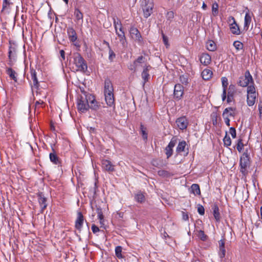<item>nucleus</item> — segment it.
<instances>
[{
    "label": "nucleus",
    "instance_id": "774afa93",
    "mask_svg": "<svg viewBox=\"0 0 262 262\" xmlns=\"http://www.w3.org/2000/svg\"><path fill=\"white\" fill-rule=\"evenodd\" d=\"M27 18V16L25 15H22L21 16V19L22 20V23L24 24L26 23V19Z\"/></svg>",
    "mask_w": 262,
    "mask_h": 262
},
{
    "label": "nucleus",
    "instance_id": "338daca9",
    "mask_svg": "<svg viewBox=\"0 0 262 262\" xmlns=\"http://www.w3.org/2000/svg\"><path fill=\"white\" fill-rule=\"evenodd\" d=\"M137 66H135V65L134 64V63H133V65H132V64H131V65L128 67V68H129V70H132V71H135V70H136V68H137Z\"/></svg>",
    "mask_w": 262,
    "mask_h": 262
},
{
    "label": "nucleus",
    "instance_id": "a211bd4d",
    "mask_svg": "<svg viewBox=\"0 0 262 262\" xmlns=\"http://www.w3.org/2000/svg\"><path fill=\"white\" fill-rule=\"evenodd\" d=\"M88 100L89 101V108L96 110L99 108L98 102L95 100L94 96L88 94Z\"/></svg>",
    "mask_w": 262,
    "mask_h": 262
},
{
    "label": "nucleus",
    "instance_id": "9d476101",
    "mask_svg": "<svg viewBox=\"0 0 262 262\" xmlns=\"http://www.w3.org/2000/svg\"><path fill=\"white\" fill-rule=\"evenodd\" d=\"M102 169L108 172H113L115 171V166L112 163V162L107 160H102Z\"/></svg>",
    "mask_w": 262,
    "mask_h": 262
},
{
    "label": "nucleus",
    "instance_id": "09e8293b",
    "mask_svg": "<svg viewBox=\"0 0 262 262\" xmlns=\"http://www.w3.org/2000/svg\"><path fill=\"white\" fill-rule=\"evenodd\" d=\"M198 212L201 215H204L205 213V210L202 205H199L198 207Z\"/></svg>",
    "mask_w": 262,
    "mask_h": 262
},
{
    "label": "nucleus",
    "instance_id": "5701e85b",
    "mask_svg": "<svg viewBox=\"0 0 262 262\" xmlns=\"http://www.w3.org/2000/svg\"><path fill=\"white\" fill-rule=\"evenodd\" d=\"M200 60L201 63L207 66L211 62V56L207 53H203L200 57Z\"/></svg>",
    "mask_w": 262,
    "mask_h": 262
},
{
    "label": "nucleus",
    "instance_id": "412c9836",
    "mask_svg": "<svg viewBox=\"0 0 262 262\" xmlns=\"http://www.w3.org/2000/svg\"><path fill=\"white\" fill-rule=\"evenodd\" d=\"M219 255L220 258H223L225 256L226 250L225 247L224 239H221L219 241Z\"/></svg>",
    "mask_w": 262,
    "mask_h": 262
},
{
    "label": "nucleus",
    "instance_id": "473e14b6",
    "mask_svg": "<svg viewBox=\"0 0 262 262\" xmlns=\"http://www.w3.org/2000/svg\"><path fill=\"white\" fill-rule=\"evenodd\" d=\"M74 15L77 21L79 20L83 21V14L78 8L75 9Z\"/></svg>",
    "mask_w": 262,
    "mask_h": 262
},
{
    "label": "nucleus",
    "instance_id": "2f4dec72",
    "mask_svg": "<svg viewBox=\"0 0 262 262\" xmlns=\"http://www.w3.org/2000/svg\"><path fill=\"white\" fill-rule=\"evenodd\" d=\"M206 49L210 51H214L216 49L215 43L212 40H208L206 43Z\"/></svg>",
    "mask_w": 262,
    "mask_h": 262
},
{
    "label": "nucleus",
    "instance_id": "39448f33",
    "mask_svg": "<svg viewBox=\"0 0 262 262\" xmlns=\"http://www.w3.org/2000/svg\"><path fill=\"white\" fill-rule=\"evenodd\" d=\"M74 64L77 68V70L85 72L87 70L88 67L86 62L79 54H76L74 58Z\"/></svg>",
    "mask_w": 262,
    "mask_h": 262
},
{
    "label": "nucleus",
    "instance_id": "c9c22d12",
    "mask_svg": "<svg viewBox=\"0 0 262 262\" xmlns=\"http://www.w3.org/2000/svg\"><path fill=\"white\" fill-rule=\"evenodd\" d=\"M235 93H236L235 86L233 84H230L229 86V88L228 89L227 95L234 96V95H235Z\"/></svg>",
    "mask_w": 262,
    "mask_h": 262
},
{
    "label": "nucleus",
    "instance_id": "c03bdc74",
    "mask_svg": "<svg viewBox=\"0 0 262 262\" xmlns=\"http://www.w3.org/2000/svg\"><path fill=\"white\" fill-rule=\"evenodd\" d=\"M233 46L237 50L242 49L243 48V44L239 41H234L233 43Z\"/></svg>",
    "mask_w": 262,
    "mask_h": 262
},
{
    "label": "nucleus",
    "instance_id": "13d9d810",
    "mask_svg": "<svg viewBox=\"0 0 262 262\" xmlns=\"http://www.w3.org/2000/svg\"><path fill=\"white\" fill-rule=\"evenodd\" d=\"M119 23H121L120 21H116L115 19L114 20V26L115 27V29L116 30V27H117V30H118V27L119 26Z\"/></svg>",
    "mask_w": 262,
    "mask_h": 262
},
{
    "label": "nucleus",
    "instance_id": "9b49d317",
    "mask_svg": "<svg viewBox=\"0 0 262 262\" xmlns=\"http://www.w3.org/2000/svg\"><path fill=\"white\" fill-rule=\"evenodd\" d=\"M38 201L41 208L40 213H43L44 210L47 208V199L45 197L42 192H39L37 194Z\"/></svg>",
    "mask_w": 262,
    "mask_h": 262
},
{
    "label": "nucleus",
    "instance_id": "2eb2a0df",
    "mask_svg": "<svg viewBox=\"0 0 262 262\" xmlns=\"http://www.w3.org/2000/svg\"><path fill=\"white\" fill-rule=\"evenodd\" d=\"M236 115V108L234 107H229L226 108L223 111L222 116L223 118L227 117V118L234 117Z\"/></svg>",
    "mask_w": 262,
    "mask_h": 262
},
{
    "label": "nucleus",
    "instance_id": "6ab92c4d",
    "mask_svg": "<svg viewBox=\"0 0 262 262\" xmlns=\"http://www.w3.org/2000/svg\"><path fill=\"white\" fill-rule=\"evenodd\" d=\"M223 86L222 100L224 101L227 97V89L228 85V79L226 77H223L221 79Z\"/></svg>",
    "mask_w": 262,
    "mask_h": 262
},
{
    "label": "nucleus",
    "instance_id": "e433bc0d",
    "mask_svg": "<svg viewBox=\"0 0 262 262\" xmlns=\"http://www.w3.org/2000/svg\"><path fill=\"white\" fill-rule=\"evenodd\" d=\"M122 247L120 246H117L115 248L116 256L119 259L123 258V256L122 255Z\"/></svg>",
    "mask_w": 262,
    "mask_h": 262
},
{
    "label": "nucleus",
    "instance_id": "0eeeda50",
    "mask_svg": "<svg viewBox=\"0 0 262 262\" xmlns=\"http://www.w3.org/2000/svg\"><path fill=\"white\" fill-rule=\"evenodd\" d=\"M144 1L145 2V5L143 7L144 16L147 18L152 13L154 4L152 0Z\"/></svg>",
    "mask_w": 262,
    "mask_h": 262
},
{
    "label": "nucleus",
    "instance_id": "603ef678",
    "mask_svg": "<svg viewBox=\"0 0 262 262\" xmlns=\"http://www.w3.org/2000/svg\"><path fill=\"white\" fill-rule=\"evenodd\" d=\"M176 143V140H174L172 138L167 146H168L169 148H173V147L175 146Z\"/></svg>",
    "mask_w": 262,
    "mask_h": 262
},
{
    "label": "nucleus",
    "instance_id": "58836bf2",
    "mask_svg": "<svg viewBox=\"0 0 262 262\" xmlns=\"http://www.w3.org/2000/svg\"><path fill=\"white\" fill-rule=\"evenodd\" d=\"M174 17V13L172 11H168L166 14V18L167 20L171 22Z\"/></svg>",
    "mask_w": 262,
    "mask_h": 262
},
{
    "label": "nucleus",
    "instance_id": "de8ad7c7",
    "mask_svg": "<svg viewBox=\"0 0 262 262\" xmlns=\"http://www.w3.org/2000/svg\"><path fill=\"white\" fill-rule=\"evenodd\" d=\"M229 133L233 138H235L236 136V132L234 127H231L229 129Z\"/></svg>",
    "mask_w": 262,
    "mask_h": 262
},
{
    "label": "nucleus",
    "instance_id": "4468645a",
    "mask_svg": "<svg viewBox=\"0 0 262 262\" xmlns=\"http://www.w3.org/2000/svg\"><path fill=\"white\" fill-rule=\"evenodd\" d=\"M9 48L8 52V57L10 63L12 62L15 59L16 57V47L14 44L12 45L11 42L9 41ZM11 64V63H10Z\"/></svg>",
    "mask_w": 262,
    "mask_h": 262
},
{
    "label": "nucleus",
    "instance_id": "7c9ffc66",
    "mask_svg": "<svg viewBox=\"0 0 262 262\" xmlns=\"http://www.w3.org/2000/svg\"><path fill=\"white\" fill-rule=\"evenodd\" d=\"M190 191L195 195H200L201 194V191L199 185L197 184H193L191 186Z\"/></svg>",
    "mask_w": 262,
    "mask_h": 262
},
{
    "label": "nucleus",
    "instance_id": "bb28decb",
    "mask_svg": "<svg viewBox=\"0 0 262 262\" xmlns=\"http://www.w3.org/2000/svg\"><path fill=\"white\" fill-rule=\"evenodd\" d=\"M6 73L9 75L11 79L13 80L15 82H17V74L13 69L8 68L6 70Z\"/></svg>",
    "mask_w": 262,
    "mask_h": 262
},
{
    "label": "nucleus",
    "instance_id": "b1692460",
    "mask_svg": "<svg viewBox=\"0 0 262 262\" xmlns=\"http://www.w3.org/2000/svg\"><path fill=\"white\" fill-rule=\"evenodd\" d=\"M52 152H51L49 155L50 161L54 164L58 165L60 164V160L59 158L56 154L55 150L52 148Z\"/></svg>",
    "mask_w": 262,
    "mask_h": 262
},
{
    "label": "nucleus",
    "instance_id": "6e6552de",
    "mask_svg": "<svg viewBox=\"0 0 262 262\" xmlns=\"http://www.w3.org/2000/svg\"><path fill=\"white\" fill-rule=\"evenodd\" d=\"M229 22L232 20L233 22L230 24V30L231 33L234 35H239L241 34V30L238 25L236 23L235 18L233 16H230L228 18Z\"/></svg>",
    "mask_w": 262,
    "mask_h": 262
},
{
    "label": "nucleus",
    "instance_id": "72a5a7b5",
    "mask_svg": "<svg viewBox=\"0 0 262 262\" xmlns=\"http://www.w3.org/2000/svg\"><path fill=\"white\" fill-rule=\"evenodd\" d=\"M186 142L185 141H182L180 142L177 147V151L178 152H181L184 151L185 148L186 147Z\"/></svg>",
    "mask_w": 262,
    "mask_h": 262
},
{
    "label": "nucleus",
    "instance_id": "423d86ee",
    "mask_svg": "<svg viewBox=\"0 0 262 262\" xmlns=\"http://www.w3.org/2000/svg\"><path fill=\"white\" fill-rule=\"evenodd\" d=\"M238 83L242 87L248 86L250 85H254L253 78L249 71H246L245 75L239 78Z\"/></svg>",
    "mask_w": 262,
    "mask_h": 262
},
{
    "label": "nucleus",
    "instance_id": "a19ab883",
    "mask_svg": "<svg viewBox=\"0 0 262 262\" xmlns=\"http://www.w3.org/2000/svg\"><path fill=\"white\" fill-rule=\"evenodd\" d=\"M244 144L242 142V140L241 139H238L236 144L237 150L239 152H241L244 148Z\"/></svg>",
    "mask_w": 262,
    "mask_h": 262
},
{
    "label": "nucleus",
    "instance_id": "4c0bfd02",
    "mask_svg": "<svg viewBox=\"0 0 262 262\" xmlns=\"http://www.w3.org/2000/svg\"><path fill=\"white\" fill-rule=\"evenodd\" d=\"M223 142L224 145L227 147L230 146L231 144V140L230 137L228 136L227 134L224 138Z\"/></svg>",
    "mask_w": 262,
    "mask_h": 262
},
{
    "label": "nucleus",
    "instance_id": "c85d7f7f",
    "mask_svg": "<svg viewBox=\"0 0 262 262\" xmlns=\"http://www.w3.org/2000/svg\"><path fill=\"white\" fill-rule=\"evenodd\" d=\"M30 76L32 80H33L34 86L37 87L38 85V81L37 78V74L34 69H30Z\"/></svg>",
    "mask_w": 262,
    "mask_h": 262
},
{
    "label": "nucleus",
    "instance_id": "052dcab7",
    "mask_svg": "<svg viewBox=\"0 0 262 262\" xmlns=\"http://www.w3.org/2000/svg\"><path fill=\"white\" fill-rule=\"evenodd\" d=\"M225 121V124L228 126H230V119L226 117L225 118H223Z\"/></svg>",
    "mask_w": 262,
    "mask_h": 262
},
{
    "label": "nucleus",
    "instance_id": "7ed1b4c3",
    "mask_svg": "<svg viewBox=\"0 0 262 262\" xmlns=\"http://www.w3.org/2000/svg\"><path fill=\"white\" fill-rule=\"evenodd\" d=\"M77 108L81 113H85L89 109V101L88 100V94L83 93L78 99Z\"/></svg>",
    "mask_w": 262,
    "mask_h": 262
},
{
    "label": "nucleus",
    "instance_id": "f8f14e48",
    "mask_svg": "<svg viewBox=\"0 0 262 262\" xmlns=\"http://www.w3.org/2000/svg\"><path fill=\"white\" fill-rule=\"evenodd\" d=\"M176 122L178 127L181 130L186 129L188 124V120L184 116L178 118Z\"/></svg>",
    "mask_w": 262,
    "mask_h": 262
},
{
    "label": "nucleus",
    "instance_id": "3c124183",
    "mask_svg": "<svg viewBox=\"0 0 262 262\" xmlns=\"http://www.w3.org/2000/svg\"><path fill=\"white\" fill-rule=\"evenodd\" d=\"M162 38H163V41L165 45L167 48L169 46L168 44V39L167 36H166L163 33H162Z\"/></svg>",
    "mask_w": 262,
    "mask_h": 262
},
{
    "label": "nucleus",
    "instance_id": "ea45409f",
    "mask_svg": "<svg viewBox=\"0 0 262 262\" xmlns=\"http://www.w3.org/2000/svg\"><path fill=\"white\" fill-rule=\"evenodd\" d=\"M140 130L142 135L143 138L144 140L147 139V133L146 132V128L144 127L143 124L140 125Z\"/></svg>",
    "mask_w": 262,
    "mask_h": 262
},
{
    "label": "nucleus",
    "instance_id": "69168bd1",
    "mask_svg": "<svg viewBox=\"0 0 262 262\" xmlns=\"http://www.w3.org/2000/svg\"><path fill=\"white\" fill-rule=\"evenodd\" d=\"M258 110L260 115L262 114V101H260L258 105Z\"/></svg>",
    "mask_w": 262,
    "mask_h": 262
},
{
    "label": "nucleus",
    "instance_id": "0e129e2a",
    "mask_svg": "<svg viewBox=\"0 0 262 262\" xmlns=\"http://www.w3.org/2000/svg\"><path fill=\"white\" fill-rule=\"evenodd\" d=\"M43 103H44V102L42 100H39V101H37L35 102V106L37 107V106H39V105L43 104Z\"/></svg>",
    "mask_w": 262,
    "mask_h": 262
},
{
    "label": "nucleus",
    "instance_id": "ddd939ff",
    "mask_svg": "<svg viewBox=\"0 0 262 262\" xmlns=\"http://www.w3.org/2000/svg\"><path fill=\"white\" fill-rule=\"evenodd\" d=\"M84 222V216L81 212L77 213V219L75 221V227L78 231H81Z\"/></svg>",
    "mask_w": 262,
    "mask_h": 262
},
{
    "label": "nucleus",
    "instance_id": "f704fd0d",
    "mask_svg": "<svg viewBox=\"0 0 262 262\" xmlns=\"http://www.w3.org/2000/svg\"><path fill=\"white\" fill-rule=\"evenodd\" d=\"M106 43L108 46V47L109 49L108 59L111 62H112L116 57V54L114 53V52L112 50L108 42H106Z\"/></svg>",
    "mask_w": 262,
    "mask_h": 262
},
{
    "label": "nucleus",
    "instance_id": "f03ea898",
    "mask_svg": "<svg viewBox=\"0 0 262 262\" xmlns=\"http://www.w3.org/2000/svg\"><path fill=\"white\" fill-rule=\"evenodd\" d=\"M250 164V158L248 153V150L243 154L240 159L239 166L240 172L244 176L247 174V167H249Z\"/></svg>",
    "mask_w": 262,
    "mask_h": 262
},
{
    "label": "nucleus",
    "instance_id": "8fccbe9b",
    "mask_svg": "<svg viewBox=\"0 0 262 262\" xmlns=\"http://www.w3.org/2000/svg\"><path fill=\"white\" fill-rule=\"evenodd\" d=\"M97 214H98V217L99 220H104L103 213H102V212L100 208H97Z\"/></svg>",
    "mask_w": 262,
    "mask_h": 262
},
{
    "label": "nucleus",
    "instance_id": "c756f323",
    "mask_svg": "<svg viewBox=\"0 0 262 262\" xmlns=\"http://www.w3.org/2000/svg\"><path fill=\"white\" fill-rule=\"evenodd\" d=\"M135 200L140 203H143L145 202V198L144 195L141 191L138 192L135 196Z\"/></svg>",
    "mask_w": 262,
    "mask_h": 262
},
{
    "label": "nucleus",
    "instance_id": "864d4df0",
    "mask_svg": "<svg viewBox=\"0 0 262 262\" xmlns=\"http://www.w3.org/2000/svg\"><path fill=\"white\" fill-rule=\"evenodd\" d=\"M92 230L93 232L95 234L100 231L99 228L96 226L95 224H93L92 226Z\"/></svg>",
    "mask_w": 262,
    "mask_h": 262
},
{
    "label": "nucleus",
    "instance_id": "f257e3e1",
    "mask_svg": "<svg viewBox=\"0 0 262 262\" xmlns=\"http://www.w3.org/2000/svg\"><path fill=\"white\" fill-rule=\"evenodd\" d=\"M113 92L114 89L111 80L108 79H106L104 81V93L106 103L110 106L114 105L115 98Z\"/></svg>",
    "mask_w": 262,
    "mask_h": 262
},
{
    "label": "nucleus",
    "instance_id": "4d7b16f0",
    "mask_svg": "<svg viewBox=\"0 0 262 262\" xmlns=\"http://www.w3.org/2000/svg\"><path fill=\"white\" fill-rule=\"evenodd\" d=\"M182 217H183V219L184 220V221H187L189 219V217H188V215L187 213L184 212H182Z\"/></svg>",
    "mask_w": 262,
    "mask_h": 262
},
{
    "label": "nucleus",
    "instance_id": "dca6fc26",
    "mask_svg": "<svg viewBox=\"0 0 262 262\" xmlns=\"http://www.w3.org/2000/svg\"><path fill=\"white\" fill-rule=\"evenodd\" d=\"M129 32L133 39L138 41H140L141 40V35L137 28L134 27H131Z\"/></svg>",
    "mask_w": 262,
    "mask_h": 262
},
{
    "label": "nucleus",
    "instance_id": "e2e57ef3",
    "mask_svg": "<svg viewBox=\"0 0 262 262\" xmlns=\"http://www.w3.org/2000/svg\"><path fill=\"white\" fill-rule=\"evenodd\" d=\"M180 80L183 83H187V79L185 78L184 76H180Z\"/></svg>",
    "mask_w": 262,
    "mask_h": 262
},
{
    "label": "nucleus",
    "instance_id": "a18cd8bd",
    "mask_svg": "<svg viewBox=\"0 0 262 262\" xmlns=\"http://www.w3.org/2000/svg\"><path fill=\"white\" fill-rule=\"evenodd\" d=\"M165 150H166V155L167 156V158L168 159L172 155V152H173L172 148H171L168 147V146H166V147L165 148Z\"/></svg>",
    "mask_w": 262,
    "mask_h": 262
},
{
    "label": "nucleus",
    "instance_id": "20e7f679",
    "mask_svg": "<svg viewBox=\"0 0 262 262\" xmlns=\"http://www.w3.org/2000/svg\"><path fill=\"white\" fill-rule=\"evenodd\" d=\"M257 95L254 85H250L247 87V102L249 106H253L255 104Z\"/></svg>",
    "mask_w": 262,
    "mask_h": 262
},
{
    "label": "nucleus",
    "instance_id": "37998d69",
    "mask_svg": "<svg viewBox=\"0 0 262 262\" xmlns=\"http://www.w3.org/2000/svg\"><path fill=\"white\" fill-rule=\"evenodd\" d=\"M198 237L202 241H205L207 239V235L205 234L204 232L202 230H200L198 232Z\"/></svg>",
    "mask_w": 262,
    "mask_h": 262
},
{
    "label": "nucleus",
    "instance_id": "aec40b11",
    "mask_svg": "<svg viewBox=\"0 0 262 262\" xmlns=\"http://www.w3.org/2000/svg\"><path fill=\"white\" fill-rule=\"evenodd\" d=\"M116 33L118 37L119 38V41L121 43L122 47L123 48H126L127 46V42L126 40V37L125 36L124 32H119L118 30H117V27H116Z\"/></svg>",
    "mask_w": 262,
    "mask_h": 262
},
{
    "label": "nucleus",
    "instance_id": "f3484780",
    "mask_svg": "<svg viewBox=\"0 0 262 262\" xmlns=\"http://www.w3.org/2000/svg\"><path fill=\"white\" fill-rule=\"evenodd\" d=\"M13 4L11 0H3L2 13H9L11 10V6Z\"/></svg>",
    "mask_w": 262,
    "mask_h": 262
},
{
    "label": "nucleus",
    "instance_id": "a878e982",
    "mask_svg": "<svg viewBox=\"0 0 262 262\" xmlns=\"http://www.w3.org/2000/svg\"><path fill=\"white\" fill-rule=\"evenodd\" d=\"M201 75L204 80H208L212 77L213 72L210 69H205L202 71Z\"/></svg>",
    "mask_w": 262,
    "mask_h": 262
},
{
    "label": "nucleus",
    "instance_id": "4be33fe9",
    "mask_svg": "<svg viewBox=\"0 0 262 262\" xmlns=\"http://www.w3.org/2000/svg\"><path fill=\"white\" fill-rule=\"evenodd\" d=\"M67 33L70 40L72 42H75L77 39V34L75 30L72 27H69L67 29Z\"/></svg>",
    "mask_w": 262,
    "mask_h": 262
},
{
    "label": "nucleus",
    "instance_id": "79ce46f5",
    "mask_svg": "<svg viewBox=\"0 0 262 262\" xmlns=\"http://www.w3.org/2000/svg\"><path fill=\"white\" fill-rule=\"evenodd\" d=\"M145 58L143 56H140L137 58V59L134 61V63L135 66L138 67V63H143L145 61Z\"/></svg>",
    "mask_w": 262,
    "mask_h": 262
},
{
    "label": "nucleus",
    "instance_id": "1a4fd4ad",
    "mask_svg": "<svg viewBox=\"0 0 262 262\" xmlns=\"http://www.w3.org/2000/svg\"><path fill=\"white\" fill-rule=\"evenodd\" d=\"M184 94V87L180 84H176L174 88L173 95L175 99L180 100Z\"/></svg>",
    "mask_w": 262,
    "mask_h": 262
},
{
    "label": "nucleus",
    "instance_id": "680f3d73",
    "mask_svg": "<svg viewBox=\"0 0 262 262\" xmlns=\"http://www.w3.org/2000/svg\"><path fill=\"white\" fill-rule=\"evenodd\" d=\"M60 55L62 58V60H64L65 59V52L63 50H61L60 51Z\"/></svg>",
    "mask_w": 262,
    "mask_h": 262
},
{
    "label": "nucleus",
    "instance_id": "5fc2aeb1",
    "mask_svg": "<svg viewBox=\"0 0 262 262\" xmlns=\"http://www.w3.org/2000/svg\"><path fill=\"white\" fill-rule=\"evenodd\" d=\"M167 172L165 170H159L158 171V174L160 176H165L167 175Z\"/></svg>",
    "mask_w": 262,
    "mask_h": 262
},
{
    "label": "nucleus",
    "instance_id": "393cba45",
    "mask_svg": "<svg viewBox=\"0 0 262 262\" xmlns=\"http://www.w3.org/2000/svg\"><path fill=\"white\" fill-rule=\"evenodd\" d=\"M251 15L249 12H247L244 18V29L247 31L250 26V25L251 23Z\"/></svg>",
    "mask_w": 262,
    "mask_h": 262
},
{
    "label": "nucleus",
    "instance_id": "49530a36",
    "mask_svg": "<svg viewBox=\"0 0 262 262\" xmlns=\"http://www.w3.org/2000/svg\"><path fill=\"white\" fill-rule=\"evenodd\" d=\"M142 78L144 80V84L148 81L149 78V75L148 73H146L145 72H142Z\"/></svg>",
    "mask_w": 262,
    "mask_h": 262
},
{
    "label": "nucleus",
    "instance_id": "cd10ccee",
    "mask_svg": "<svg viewBox=\"0 0 262 262\" xmlns=\"http://www.w3.org/2000/svg\"><path fill=\"white\" fill-rule=\"evenodd\" d=\"M213 209V213L214 219L216 221H219L220 220V213L219 212V208L217 204H215L212 206V207Z\"/></svg>",
    "mask_w": 262,
    "mask_h": 262
},
{
    "label": "nucleus",
    "instance_id": "bf43d9fd",
    "mask_svg": "<svg viewBox=\"0 0 262 262\" xmlns=\"http://www.w3.org/2000/svg\"><path fill=\"white\" fill-rule=\"evenodd\" d=\"M151 68V67L149 66V65H145L144 67V68H143V72H145L146 73H148V71L149 70V69Z\"/></svg>",
    "mask_w": 262,
    "mask_h": 262
},
{
    "label": "nucleus",
    "instance_id": "6e6d98bb",
    "mask_svg": "<svg viewBox=\"0 0 262 262\" xmlns=\"http://www.w3.org/2000/svg\"><path fill=\"white\" fill-rule=\"evenodd\" d=\"M233 97H234V96H230V95H227V103H229L231 102L233 100Z\"/></svg>",
    "mask_w": 262,
    "mask_h": 262
}]
</instances>
